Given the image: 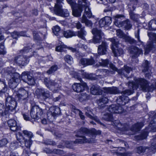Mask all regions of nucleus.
I'll use <instances>...</instances> for the list:
<instances>
[{
	"label": "nucleus",
	"mask_w": 156,
	"mask_h": 156,
	"mask_svg": "<svg viewBox=\"0 0 156 156\" xmlns=\"http://www.w3.org/2000/svg\"><path fill=\"white\" fill-rule=\"evenodd\" d=\"M77 134L76 136L80 138L76 139L73 142H68L67 144V147L70 148L72 147V144H83L85 143H93L95 142L94 138L87 139L85 136H80L81 134H86L92 135H94L100 134L101 132L100 130H96L95 129L93 128L89 129L86 128L82 127L77 131Z\"/></svg>",
	"instance_id": "1"
},
{
	"label": "nucleus",
	"mask_w": 156,
	"mask_h": 156,
	"mask_svg": "<svg viewBox=\"0 0 156 156\" xmlns=\"http://www.w3.org/2000/svg\"><path fill=\"white\" fill-rule=\"evenodd\" d=\"M115 125L117 128L123 133L128 135L134 134L136 132L140 130L141 128L144 126L142 122L137 123L133 125L130 129H128V126L126 124H122L119 121H116Z\"/></svg>",
	"instance_id": "2"
},
{
	"label": "nucleus",
	"mask_w": 156,
	"mask_h": 156,
	"mask_svg": "<svg viewBox=\"0 0 156 156\" xmlns=\"http://www.w3.org/2000/svg\"><path fill=\"white\" fill-rule=\"evenodd\" d=\"M89 4L86 0H78L76 9H73V15L76 17L80 16L82 11V8L85 7V15H86L89 18L91 17L92 13L89 7Z\"/></svg>",
	"instance_id": "3"
},
{
	"label": "nucleus",
	"mask_w": 156,
	"mask_h": 156,
	"mask_svg": "<svg viewBox=\"0 0 156 156\" xmlns=\"http://www.w3.org/2000/svg\"><path fill=\"white\" fill-rule=\"evenodd\" d=\"M35 92L38 98L40 96H42L44 99L48 98L51 99L53 102L59 101L62 97V96L59 95L58 97L54 98L52 94H51L48 91L45 90L43 89H37L36 90Z\"/></svg>",
	"instance_id": "4"
},
{
	"label": "nucleus",
	"mask_w": 156,
	"mask_h": 156,
	"mask_svg": "<svg viewBox=\"0 0 156 156\" xmlns=\"http://www.w3.org/2000/svg\"><path fill=\"white\" fill-rule=\"evenodd\" d=\"M124 16L122 14H117L113 16V18L115 22V25H117L119 27H122L125 30H128L131 29L132 27V24L130 21L128 20H126L121 23L118 22V20L121 18L124 17Z\"/></svg>",
	"instance_id": "5"
},
{
	"label": "nucleus",
	"mask_w": 156,
	"mask_h": 156,
	"mask_svg": "<svg viewBox=\"0 0 156 156\" xmlns=\"http://www.w3.org/2000/svg\"><path fill=\"white\" fill-rule=\"evenodd\" d=\"M64 37L66 38H69L73 36L77 35L78 37L83 40H85V36L86 35V32L84 29V28H81L80 30L77 32H75L70 30H67L64 31L63 33Z\"/></svg>",
	"instance_id": "6"
},
{
	"label": "nucleus",
	"mask_w": 156,
	"mask_h": 156,
	"mask_svg": "<svg viewBox=\"0 0 156 156\" xmlns=\"http://www.w3.org/2000/svg\"><path fill=\"white\" fill-rule=\"evenodd\" d=\"M73 77L80 81L81 83H74L73 86V90L77 93L83 92L87 87L86 83L82 81L81 78L78 73H75Z\"/></svg>",
	"instance_id": "7"
},
{
	"label": "nucleus",
	"mask_w": 156,
	"mask_h": 156,
	"mask_svg": "<svg viewBox=\"0 0 156 156\" xmlns=\"http://www.w3.org/2000/svg\"><path fill=\"white\" fill-rule=\"evenodd\" d=\"M44 83L48 88L54 93L58 91L61 87L60 83H58L53 80H50L48 78L44 79Z\"/></svg>",
	"instance_id": "8"
},
{
	"label": "nucleus",
	"mask_w": 156,
	"mask_h": 156,
	"mask_svg": "<svg viewBox=\"0 0 156 156\" xmlns=\"http://www.w3.org/2000/svg\"><path fill=\"white\" fill-rule=\"evenodd\" d=\"M28 97V92L24 89L21 88L16 91L15 98L18 102L25 104L27 101Z\"/></svg>",
	"instance_id": "9"
},
{
	"label": "nucleus",
	"mask_w": 156,
	"mask_h": 156,
	"mask_svg": "<svg viewBox=\"0 0 156 156\" xmlns=\"http://www.w3.org/2000/svg\"><path fill=\"white\" fill-rule=\"evenodd\" d=\"M112 42V49L115 56H119L124 53V51L121 48H118V45L119 44L118 40L114 37L109 39Z\"/></svg>",
	"instance_id": "10"
},
{
	"label": "nucleus",
	"mask_w": 156,
	"mask_h": 156,
	"mask_svg": "<svg viewBox=\"0 0 156 156\" xmlns=\"http://www.w3.org/2000/svg\"><path fill=\"white\" fill-rule=\"evenodd\" d=\"M133 93V91L130 90H127L123 91L121 93L122 95L119 97L116 100L118 104L120 106L125 105L129 101L128 96Z\"/></svg>",
	"instance_id": "11"
},
{
	"label": "nucleus",
	"mask_w": 156,
	"mask_h": 156,
	"mask_svg": "<svg viewBox=\"0 0 156 156\" xmlns=\"http://www.w3.org/2000/svg\"><path fill=\"white\" fill-rule=\"evenodd\" d=\"M44 110V108H41L37 106H34L32 107L30 112V116L32 118L38 120L41 118Z\"/></svg>",
	"instance_id": "12"
},
{
	"label": "nucleus",
	"mask_w": 156,
	"mask_h": 156,
	"mask_svg": "<svg viewBox=\"0 0 156 156\" xmlns=\"http://www.w3.org/2000/svg\"><path fill=\"white\" fill-rule=\"evenodd\" d=\"M92 32L94 36L93 39L90 40V42L94 43L100 42L102 37L104 36V34L101 30L97 28H94L92 30Z\"/></svg>",
	"instance_id": "13"
},
{
	"label": "nucleus",
	"mask_w": 156,
	"mask_h": 156,
	"mask_svg": "<svg viewBox=\"0 0 156 156\" xmlns=\"http://www.w3.org/2000/svg\"><path fill=\"white\" fill-rule=\"evenodd\" d=\"M17 105L16 101L14 98L11 97H8L6 100L5 106L7 111H8V114L14 110Z\"/></svg>",
	"instance_id": "14"
},
{
	"label": "nucleus",
	"mask_w": 156,
	"mask_h": 156,
	"mask_svg": "<svg viewBox=\"0 0 156 156\" xmlns=\"http://www.w3.org/2000/svg\"><path fill=\"white\" fill-rule=\"evenodd\" d=\"M21 80L29 85H33L35 83L34 78L30 75L28 72H24L22 73Z\"/></svg>",
	"instance_id": "15"
},
{
	"label": "nucleus",
	"mask_w": 156,
	"mask_h": 156,
	"mask_svg": "<svg viewBox=\"0 0 156 156\" xmlns=\"http://www.w3.org/2000/svg\"><path fill=\"white\" fill-rule=\"evenodd\" d=\"M15 69L11 67H8L6 70V73L11 77L10 80L19 82L21 80V76L18 73L15 72Z\"/></svg>",
	"instance_id": "16"
},
{
	"label": "nucleus",
	"mask_w": 156,
	"mask_h": 156,
	"mask_svg": "<svg viewBox=\"0 0 156 156\" xmlns=\"http://www.w3.org/2000/svg\"><path fill=\"white\" fill-rule=\"evenodd\" d=\"M28 58L26 56L19 55L15 57L14 62L19 66H24L28 64Z\"/></svg>",
	"instance_id": "17"
},
{
	"label": "nucleus",
	"mask_w": 156,
	"mask_h": 156,
	"mask_svg": "<svg viewBox=\"0 0 156 156\" xmlns=\"http://www.w3.org/2000/svg\"><path fill=\"white\" fill-rule=\"evenodd\" d=\"M154 36L155 38L154 41H148L146 45L144 47V54L145 55L148 54L150 51L156 47V34H154Z\"/></svg>",
	"instance_id": "18"
},
{
	"label": "nucleus",
	"mask_w": 156,
	"mask_h": 156,
	"mask_svg": "<svg viewBox=\"0 0 156 156\" xmlns=\"http://www.w3.org/2000/svg\"><path fill=\"white\" fill-rule=\"evenodd\" d=\"M129 51L130 56L132 58H136L140 54H143L142 50L141 49L134 46L129 48Z\"/></svg>",
	"instance_id": "19"
},
{
	"label": "nucleus",
	"mask_w": 156,
	"mask_h": 156,
	"mask_svg": "<svg viewBox=\"0 0 156 156\" xmlns=\"http://www.w3.org/2000/svg\"><path fill=\"white\" fill-rule=\"evenodd\" d=\"M131 4H134V5L132 6V8L130 5H129L128 7L130 9V12H129V15L131 18L133 20H136L138 18L137 15L134 14L132 11L135 10L136 8V5L138 3L137 0H129Z\"/></svg>",
	"instance_id": "20"
},
{
	"label": "nucleus",
	"mask_w": 156,
	"mask_h": 156,
	"mask_svg": "<svg viewBox=\"0 0 156 156\" xmlns=\"http://www.w3.org/2000/svg\"><path fill=\"white\" fill-rule=\"evenodd\" d=\"M108 110L111 113L120 114L123 112V109L122 106L118 104L117 105H111L108 108Z\"/></svg>",
	"instance_id": "21"
},
{
	"label": "nucleus",
	"mask_w": 156,
	"mask_h": 156,
	"mask_svg": "<svg viewBox=\"0 0 156 156\" xmlns=\"http://www.w3.org/2000/svg\"><path fill=\"white\" fill-rule=\"evenodd\" d=\"M54 12L56 15L62 17H68L69 15V11L67 10H62V6H59L54 8Z\"/></svg>",
	"instance_id": "22"
},
{
	"label": "nucleus",
	"mask_w": 156,
	"mask_h": 156,
	"mask_svg": "<svg viewBox=\"0 0 156 156\" xmlns=\"http://www.w3.org/2000/svg\"><path fill=\"white\" fill-rule=\"evenodd\" d=\"M8 125L10 129L13 131H18L20 129L21 127L17 125L16 120L13 119H10L7 121Z\"/></svg>",
	"instance_id": "23"
},
{
	"label": "nucleus",
	"mask_w": 156,
	"mask_h": 156,
	"mask_svg": "<svg viewBox=\"0 0 156 156\" xmlns=\"http://www.w3.org/2000/svg\"><path fill=\"white\" fill-rule=\"evenodd\" d=\"M61 113L60 108L57 107H52L50 108L47 113L48 117L51 115L53 117L57 116Z\"/></svg>",
	"instance_id": "24"
},
{
	"label": "nucleus",
	"mask_w": 156,
	"mask_h": 156,
	"mask_svg": "<svg viewBox=\"0 0 156 156\" xmlns=\"http://www.w3.org/2000/svg\"><path fill=\"white\" fill-rule=\"evenodd\" d=\"M103 96H106L107 94H116L119 93L118 89L115 87L104 88Z\"/></svg>",
	"instance_id": "25"
},
{
	"label": "nucleus",
	"mask_w": 156,
	"mask_h": 156,
	"mask_svg": "<svg viewBox=\"0 0 156 156\" xmlns=\"http://www.w3.org/2000/svg\"><path fill=\"white\" fill-rule=\"evenodd\" d=\"M110 68L113 70L115 71H117L118 73H119L122 75H123L124 74V72L125 71L127 73H129V72L130 71H131L132 70V69L129 67L128 66H125L124 67V69L122 70H118L115 67V66L112 64H110Z\"/></svg>",
	"instance_id": "26"
},
{
	"label": "nucleus",
	"mask_w": 156,
	"mask_h": 156,
	"mask_svg": "<svg viewBox=\"0 0 156 156\" xmlns=\"http://www.w3.org/2000/svg\"><path fill=\"white\" fill-rule=\"evenodd\" d=\"M108 46L106 42H103L101 44L99 45L98 48V53L100 55L105 54L107 51V49Z\"/></svg>",
	"instance_id": "27"
},
{
	"label": "nucleus",
	"mask_w": 156,
	"mask_h": 156,
	"mask_svg": "<svg viewBox=\"0 0 156 156\" xmlns=\"http://www.w3.org/2000/svg\"><path fill=\"white\" fill-rule=\"evenodd\" d=\"M90 92L91 94L94 95H103L104 88L101 89L99 87L93 86L90 88Z\"/></svg>",
	"instance_id": "28"
},
{
	"label": "nucleus",
	"mask_w": 156,
	"mask_h": 156,
	"mask_svg": "<svg viewBox=\"0 0 156 156\" xmlns=\"http://www.w3.org/2000/svg\"><path fill=\"white\" fill-rule=\"evenodd\" d=\"M25 145L26 149H24L23 154L27 156H29L30 153V148L32 143V141L30 139L26 140H24Z\"/></svg>",
	"instance_id": "29"
},
{
	"label": "nucleus",
	"mask_w": 156,
	"mask_h": 156,
	"mask_svg": "<svg viewBox=\"0 0 156 156\" xmlns=\"http://www.w3.org/2000/svg\"><path fill=\"white\" fill-rule=\"evenodd\" d=\"M80 63L82 65L86 66L88 65H92L95 63V61L93 58H82L80 59Z\"/></svg>",
	"instance_id": "30"
},
{
	"label": "nucleus",
	"mask_w": 156,
	"mask_h": 156,
	"mask_svg": "<svg viewBox=\"0 0 156 156\" xmlns=\"http://www.w3.org/2000/svg\"><path fill=\"white\" fill-rule=\"evenodd\" d=\"M146 29L150 30H156V19L151 20L148 23L147 27H145Z\"/></svg>",
	"instance_id": "31"
},
{
	"label": "nucleus",
	"mask_w": 156,
	"mask_h": 156,
	"mask_svg": "<svg viewBox=\"0 0 156 156\" xmlns=\"http://www.w3.org/2000/svg\"><path fill=\"white\" fill-rule=\"evenodd\" d=\"M149 126L152 132L156 131V113L153 117V120L150 122Z\"/></svg>",
	"instance_id": "32"
},
{
	"label": "nucleus",
	"mask_w": 156,
	"mask_h": 156,
	"mask_svg": "<svg viewBox=\"0 0 156 156\" xmlns=\"http://www.w3.org/2000/svg\"><path fill=\"white\" fill-rule=\"evenodd\" d=\"M4 105L0 103V115L4 116L8 114V111H7L6 108H4Z\"/></svg>",
	"instance_id": "33"
},
{
	"label": "nucleus",
	"mask_w": 156,
	"mask_h": 156,
	"mask_svg": "<svg viewBox=\"0 0 156 156\" xmlns=\"http://www.w3.org/2000/svg\"><path fill=\"white\" fill-rule=\"evenodd\" d=\"M81 22L85 23L86 25L89 27H91L93 25L92 22L87 20L84 15H83L82 16Z\"/></svg>",
	"instance_id": "34"
},
{
	"label": "nucleus",
	"mask_w": 156,
	"mask_h": 156,
	"mask_svg": "<svg viewBox=\"0 0 156 156\" xmlns=\"http://www.w3.org/2000/svg\"><path fill=\"white\" fill-rule=\"evenodd\" d=\"M84 111L85 115L87 116L90 119H92L93 118V116L91 115L92 112L90 108L88 107L85 108Z\"/></svg>",
	"instance_id": "35"
},
{
	"label": "nucleus",
	"mask_w": 156,
	"mask_h": 156,
	"mask_svg": "<svg viewBox=\"0 0 156 156\" xmlns=\"http://www.w3.org/2000/svg\"><path fill=\"white\" fill-rule=\"evenodd\" d=\"M102 118L103 119L107 121H112L113 120V117L112 114L109 113L104 114Z\"/></svg>",
	"instance_id": "36"
},
{
	"label": "nucleus",
	"mask_w": 156,
	"mask_h": 156,
	"mask_svg": "<svg viewBox=\"0 0 156 156\" xmlns=\"http://www.w3.org/2000/svg\"><path fill=\"white\" fill-rule=\"evenodd\" d=\"M18 83V82H16V81L10 80L9 81L8 84L9 87L13 89L16 88Z\"/></svg>",
	"instance_id": "37"
},
{
	"label": "nucleus",
	"mask_w": 156,
	"mask_h": 156,
	"mask_svg": "<svg viewBox=\"0 0 156 156\" xmlns=\"http://www.w3.org/2000/svg\"><path fill=\"white\" fill-rule=\"evenodd\" d=\"M64 59L65 61L69 64H72L73 62V60L72 57L68 55H67L64 56Z\"/></svg>",
	"instance_id": "38"
},
{
	"label": "nucleus",
	"mask_w": 156,
	"mask_h": 156,
	"mask_svg": "<svg viewBox=\"0 0 156 156\" xmlns=\"http://www.w3.org/2000/svg\"><path fill=\"white\" fill-rule=\"evenodd\" d=\"M4 87L0 91V92L3 93H5L7 90V88L5 83L0 80V88Z\"/></svg>",
	"instance_id": "39"
},
{
	"label": "nucleus",
	"mask_w": 156,
	"mask_h": 156,
	"mask_svg": "<svg viewBox=\"0 0 156 156\" xmlns=\"http://www.w3.org/2000/svg\"><path fill=\"white\" fill-rule=\"evenodd\" d=\"M149 62L147 60H145L144 62L143 63L142 66L143 69H142V71L144 72H147L148 69L149 68Z\"/></svg>",
	"instance_id": "40"
},
{
	"label": "nucleus",
	"mask_w": 156,
	"mask_h": 156,
	"mask_svg": "<svg viewBox=\"0 0 156 156\" xmlns=\"http://www.w3.org/2000/svg\"><path fill=\"white\" fill-rule=\"evenodd\" d=\"M148 132L146 131L143 132L139 136H137L139 140H143L146 139L148 135Z\"/></svg>",
	"instance_id": "41"
},
{
	"label": "nucleus",
	"mask_w": 156,
	"mask_h": 156,
	"mask_svg": "<svg viewBox=\"0 0 156 156\" xmlns=\"http://www.w3.org/2000/svg\"><path fill=\"white\" fill-rule=\"evenodd\" d=\"M52 30L53 32L55 35L56 36L59 35L60 28L58 26H56L53 27L52 28Z\"/></svg>",
	"instance_id": "42"
},
{
	"label": "nucleus",
	"mask_w": 156,
	"mask_h": 156,
	"mask_svg": "<svg viewBox=\"0 0 156 156\" xmlns=\"http://www.w3.org/2000/svg\"><path fill=\"white\" fill-rule=\"evenodd\" d=\"M58 69V66L56 65H54L51 67L50 69L47 71V73L49 74H51L52 73L56 71Z\"/></svg>",
	"instance_id": "43"
},
{
	"label": "nucleus",
	"mask_w": 156,
	"mask_h": 156,
	"mask_svg": "<svg viewBox=\"0 0 156 156\" xmlns=\"http://www.w3.org/2000/svg\"><path fill=\"white\" fill-rule=\"evenodd\" d=\"M70 4L72 9V12H73V9H76L77 7V5L75 2L72 0H66Z\"/></svg>",
	"instance_id": "44"
},
{
	"label": "nucleus",
	"mask_w": 156,
	"mask_h": 156,
	"mask_svg": "<svg viewBox=\"0 0 156 156\" xmlns=\"http://www.w3.org/2000/svg\"><path fill=\"white\" fill-rule=\"evenodd\" d=\"M124 39L126 41H128L130 44H135L136 42V41L134 39L129 36H125Z\"/></svg>",
	"instance_id": "45"
},
{
	"label": "nucleus",
	"mask_w": 156,
	"mask_h": 156,
	"mask_svg": "<svg viewBox=\"0 0 156 156\" xmlns=\"http://www.w3.org/2000/svg\"><path fill=\"white\" fill-rule=\"evenodd\" d=\"M73 112L76 113H78L80 118L82 120H84L85 119V116L83 115V112L78 109H74Z\"/></svg>",
	"instance_id": "46"
},
{
	"label": "nucleus",
	"mask_w": 156,
	"mask_h": 156,
	"mask_svg": "<svg viewBox=\"0 0 156 156\" xmlns=\"http://www.w3.org/2000/svg\"><path fill=\"white\" fill-rule=\"evenodd\" d=\"M6 51L5 48L3 44H0V55H5L6 53Z\"/></svg>",
	"instance_id": "47"
},
{
	"label": "nucleus",
	"mask_w": 156,
	"mask_h": 156,
	"mask_svg": "<svg viewBox=\"0 0 156 156\" xmlns=\"http://www.w3.org/2000/svg\"><path fill=\"white\" fill-rule=\"evenodd\" d=\"M23 133L26 136L30 138H31L33 137V133L30 131L25 130L23 131Z\"/></svg>",
	"instance_id": "48"
},
{
	"label": "nucleus",
	"mask_w": 156,
	"mask_h": 156,
	"mask_svg": "<svg viewBox=\"0 0 156 156\" xmlns=\"http://www.w3.org/2000/svg\"><path fill=\"white\" fill-rule=\"evenodd\" d=\"M146 149V148L145 147L140 146L137 147L136 151L139 154L144 153Z\"/></svg>",
	"instance_id": "49"
},
{
	"label": "nucleus",
	"mask_w": 156,
	"mask_h": 156,
	"mask_svg": "<svg viewBox=\"0 0 156 156\" xmlns=\"http://www.w3.org/2000/svg\"><path fill=\"white\" fill-rule=\"evenodd\" d=\"M116 35L119 37L123 38L124 39V37L126 36L125 35L122 31L120 30H117L116 31Z\"/></svg>",
	"instance_id": "50"
},
{
	"label": "nucleus",
	"mask_w": 156,
	"mask_h": 156,
	"mask_svg": "<svg viewBox=\"0 0 156 156\" xmlns=\"http://www.w3.org/2000/svg\"><path fill=\"white\" fill-rule=\"evenodd\" d=\"M99 63L100 66H105L108 64L109 61L108 59H101Z\"/></svg>",
	"instance_id": "51"
},
{
	"label": "nucleus",
	"mask_w": 156,
	"mask_h": 156,
	"mask_svg": "<svg viewBox=\"0 0 156 156\" xmlns=\"http://www.w3.org/2000/svg\"><path fill=\"white\" fill-rule=\"evenodd\" d=\"M104 18L106 25L108 26L112 22L111 18L109 16H105Z\"/></svg>",
	"instance_id": "52"
},
{
	"label": "nucleus",
	"mask_w": 156,
	"mask_h": 156,
	"mask_svg": "<svg viewBox=\"0 0 156 156\" xmlns=\"http://www.w3.org/2000/svg\"><path fill=\"white\" fill-rule=\"evenodd\" d=\"M30 49L31 48H29V46L25 47L20 51V53L22 54H25L29 52Z\"/></svg>",
	"instance_id": "53"
},
{
	"label": "nucleus",
	"mask_w": 156,
	"mask_h": 156,
	"mask_svg": "<svg viewBox=\"0 0 156 156\" xmlns=\"http://www.w3.org/2000/svg\"><path fill=\"white\" fill-rule=\"evenodd\" d=\"M8 143V140L6 138L0 140V147H2L6 145Z\"/></svg>",
	"instance_id": "54"
},
{
	"label": "nucleus",
	"mask_w": 156,
	"mask_h": 156,
	"mask_svg": "<svg viewBox=\"0 0 156 156\" xmlns=\"http://www.w3.org/2000/svg\"><path fill=\"white\" fill-rule=\"evenodd\" d=\"M108 99L107 98L103 97L101 98L100 99L99 101L100 104L101 103H102L104 104H106L108 102Z\"/></svg>",
	"instance_id": "55"
},
{
	"label": "nucleus",
	"mask_w": 156,
	"mask_h": 156,
	"mask_svg": "<svg viewBox=\"0 0 156 156\" xmlns=\"http://www.w3.org/2000/svg\"><path fill=\"white\" fill-rule=\"evenodd\" d=\"M139 32L140 30L139 29H138L137 32H135V37L137 38L138 41L141 42V44H142L143 42L141 41L140 39Z\"/></svg>",
	"instance_id": "56"
},
{
	"label": "nucleus",
	"mask_w": 156,
	"mask_h": 156,
	"mask_svg": "<svg viewBox=\"0 0 156 156\" xmlns=\"http://www.w3.org/2000/svg\"><path fill=\"white\" fill-rule=\"evenodd\" d=\"M77 45L79 48H81L85 50H86L87 48V47L86 45L80 43L78 44Z\"/></svg>",
	"instance_id": "57"
},
{
	"label": "nucleus",
	"mask_w": 156,
	"mask_h": 156,
	"mask_svg": "<svg viewBox=\"0 0 156 156\" xmlns=\"http://www.w3.org/2000/svg\"><path fill=\"white\" fill-rule=\"evenodd\" d=\"M53 152L57 154H63L64 153L63 151L59 149H55L53 151Z\"/></svg>",
	"instance_id": "58"
},
{
	"label": "nucleus",
	"mask_w": 156,
	"mask_h": 156,
	"mask_svg": "<svg viewBox=\"0 0 156 156\" xmlns=\"http://www.w3.org/2000/svg\"><path fill=\"white\" fill-rule=\"evenodd\" d=\"M99 23L101 27H103L106 25L104 18H102L99 20Z\"/></svg>",
	"instance_id": "59"
},
{
	"label": "nucleus",
	"mask_w": 156,
	"mask_h": 156,
	"mask_svg": "<svg viewBox=\"0 0 156 156\" xmlns=\"http://www.w3.org/2000/svg\"><path fill=\"white\" fill-rule=\"evenodd\" d=\"M17 139L20 142L21 141L20 140L23 139V137L22 136V134L20 133H18L16 135Z\"/></svg>",
	"instance_id": "60"
},
{
	"label": "nucleus",
	"mask_w": 156,
	"mask_h": 156,
	"mask_svg": "<svg viewBox=\"0 0 156 156\" xmlns=\"http://www.w3.org/2000/svg\"><path fill=\"white\" fill-rule=\"evenodd\" d=\"M64 47L61 45L57 46L55 48L56 51L59 52H62L63 51Z\"/></svg>",
	"instance_id": "61"
},
{
	"label": "nucleus",
	"mask_w": 156,
	"mask_h": 156,
	"mask_svg": "<svg viewBox=\"0 0 156 156\" xmlns=\"http://www.w3.org/2000/svg\"><path fill=\"white\" fill-rule=\"evenodd\" d=\"M44 143L47 145H54L55 144V142L49 140L45 141L44 142Z\"/></svg>",
	"instance_id": "62"
},
{
	"label": "nucleus",
	"mask_w": 156,
	"mask_h": 156,
	"mask_svg": "<svg viewBox=\"0 0 156 156\" xmlns=\"http://www.w3.org/2000/svg\"><path fill=\"white\" fill-rule=\"evenodd\" d=\"M11 36L13 38H16L17 37H19L18 32L16 31H14L11 34Z\"/></svg>",
	"instance_id": "63"
},
{
	"label": "nucleus",
	"mask_w": 156,
	"mask_h": 156,
	"mask_svg": "<svg viewBox=\"0 0 156 156\" xmlns=\"http://www.w3.org/2000/svg\"><path fill=\"white\" fill-rule=\"evenodd\" d=\"M19 34V37L20 36H23V37H29V36L27 35L26 34V33L25 32L23 31H21L20 32H18Z\"/></svg>",
	"instance_id": "64"
}]
</instances>
